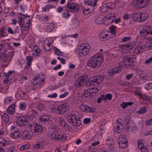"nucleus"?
Listing matches in <instances>:
<instances>
[{
	"mask_svg": "<svg viewBox=\"0 0 152 152\" xmlns=\"http://www.w3.org/2000/svg\"><path fill=\"white\" fill-rule=\"evenodd\" d=\"M18 18L19 19L18 22H19V23L21 30H22V28L23 27L24 24V19L21 17L20 15L19 16Z\"/></svg>",
	"mask_w": 152,
	"mask_h": 152,
	"instance_id": "nucleus-36",
	"label": "nucleus"
},
{
	"mask_svg": "<svg viewBox=\"0 0 152 152\" xmlns=\"http://www.w3.org/2000/svg\"><path fill=\"white\" fill-rule=\"evenodd\" d=\"M132 18L135 21L140 22V21L139 18H140V14H134L132 15Z\"/></svg>",
	"mask_w": 152,
	"mask_h": 152,
	"instance_id": "nucleus-39",
	"label": "nucleus"
},
{
	"mask_svg": "<svg viewBox=\"0 0 152 152\" xmlns=\"http://www.w3.org/2000/svg\"><path fill=\"white\" fill-rule=\"evenodd\" d=\"M90 89L92 94L91 96L93 97L96 95L97 91H99V88L96 87L90 88Z\"/></svg>",
	"mask_w": 152,
	"mask_h": 152,
	"instance_id": "nucleus-40",
	"label": "nucleus"
},
{
	"mask_svg": "<svg viewBox=\"0 0 152 152\" xmlns=\"http://www.w3.org/2000/svg\"><path fill=\"white\" fill-rule=\"evenodd\" d=\"M107 34H105V32H102L100 33L99 35V38L101 40L103 41L108 40L111 38V37H110Z\"/></svg>",
	"mask_w": 152,
	"mask_h": 152,
	"instance_id": "nucleus-19",
	"label": "nucleus"
},
{
	"mask_svg": "<svg viewBox=\"0 0 152 152\" xmlns=\"http://www.w3.org/2000/svg\"><path fill=\"white\" fill-rule=\"evenodd\" d=\"M90 9L88 8L87 9L83 8V10L82 13L85 15H89L91 12V11H90Z\"/></svg>",
	"mask_w": 152,
	"mask_h": 152,
	"instance_id": "nucleus-46",
	"label": "nucleus"
},
{
	"mask_svg": "<svg viewBox=\"0 0 152 152\" xmlns=\"http://www.w3.org/2000/svg\"><path fill=\"white\" fill-rule=\"evenodd\" d=\"M60 125L66 130H67L69 129L70 126L69 125L64 121L63 118L60 117L58 121Z\"/></svg>",
	"mask_w": 152,
	"mask_h": 152,
	"instance_id": "nucleus-17",
	"label": "nucleus"
},
{
	"mask_svg": "<svg viewBox=\"0 0 152 152\" xmlns=\"http://www.w3.org/2000/svg\"><path fill=\"white\" fill-rule=\"evenodd\" d=\"M39 120L41 123L46 124L49 126V128H52V127L54 128L53 125L54 123L52 118L48 115L45 114L41 115L39 119Z\"/></svg>",
	"mask_w": 152,
	"mask_h": 152,
	"instance_id": "nucleus-4",
	"label": "nucleus"
},
{
	"mask_svg": "<svg viewBox=\"0 0 152 152\" xmlns=\"http://www.w3.org/2000/svg\"><path fill=\"white\" fill-rule=\"evenodd\" d=\"M36 108L38 110L42 111L45 110V105L42 103H39L37 104Z\"/></svg>",
	"mask_w": 152,
	"mask_h": 152,
	"instance_id": "nucleus-30",
	"label": "nucleus"
},
{
	"mask_svg": "<svg viewBox=\"0 0 152 152\" xmlns=\"http://www.w3.org/2000/svg\"><path fill=\"white\" fill-rule=\"evenodd\" d=\"M91 120V118H85L84 119L83 122L84 124H87L90 123Z\"/></svg>",
	"mask_w": 152,
	"mask_h": 152,
	"instance_id": "nucleus-61",
	"label": "nucleus"
},
{
	"mask_svg": "<svg viewBox=\"0 0 152 152\" xmlns=\"http://www.w3.org/2000/svg\"><path fill=\"white\" fill-rule=\"evenodd\" d=\"M139 149L142 152H146L148 151V148L144 145H139L138 147Z\"/></svg>",
	"mask_w": 152,
	"mask_h": 152,
	"instance_id": "nucleus-42",
	"label": "nucleus"
},
{
	"mask_svg": "<svg viewBox=\"0 0 152 152\" xmlns=\"http://www.w3.org/2000/svg\"><path fill=\"white\" fill-rule=\"evenodd\" d=\"M152 63V57H151L148 59H146L144 62V64L146 66H149Z\"/></svg>",
	"mask_w": 152,
	"mask_h": 152,
	"instance_id": "nucleus-43",
	"label": "nucleus"
},
{
	"mask_svg": "<svg viewBox=\"0 0 152 152\" xmlns=\"http://www.w3.org/2000/svg\"><path fill=\"white\" fill-rule=\"evenodd\" d=\"M126 104V102H123L122 104H120V106L123 109H125L128 106Z\"/></svg>",
	"mask_w": 152,
	"mask_h": 152,
	"instance_id": "nucleus-63",
	"label": "nucleus"
},
{
	"mask_svg": "<svg viewBox=\"0 0 152 152\" xmlns=\"http://www.w3.org/2000/svg\"><path fill=\"white\" fill-rule=\"evenodd\" d=\"M66 7L68 10H67V11L71 12L73 13L77 12L79 10L78 4L74 2H72V1L67 2Z\"/></svg>",
	"mask_w": 152,
	"mask_h": 152,
	"instance_id": "nucleus-7",
	"label": "nucleus"
},
{
	"mask_svg": "<svg viewBox=\"0 0 152 152\" xmlns=\"http://www.w3.org/2000/svg\"><path fill=\"white\" fill-rule=\"evenodd\" d=\"M30 20H29L28 21V22H27L26 23V24H28V26H23V28H22V29H23V30L24 31H29V26H30V25H29L30 23Z\"/></svg>",
	"mask_w": 152,
	"mask_h": 152,
	"instance_id": "nucleus-52",
	"label": "nucleus"
},
{
	"mask_svg": "<svg viewBox=\"0 0 152 152\" xmlns=\"http://www.w3.org/2000/svg\"><path fill=\"white\" fill-rule=\"evenodd\" d=\"M151 27L149 26L143 27L140 30V34L136 38L137 41L139 42L138 40L140 37H143L146 38L148 35L152 34V30H151Z\"/></svg>",
	"mask_w": 152,
	"mask_h": 152,
	"instance_id": "nucleus-6",
	"label": "nucleus"
},
{
	"mask_svg": "<svg viewBox=\"0 0 152 152\" xmlns=\"http://www.w3.org/2000/svg\"><path fill=\"white\" fill-rule=\"evenodd\" d=\"M75 78L77 79L75 82L76 86L77 87H81L83 85V83L85 81L88 82L87 83L90 85H94L95 84H99L104 79V77L102 75H98L93 76L88 79V76L85 75H82L80 73H76L75 75Z\"/></svg>",
	"mask_w": 152,
	"mask_h": 152,
	"instance_id": "nucleus-1",
	"label": "nucleus"
},
{
	"mask_svg": "<svg viewBox=\"0 0 152 152\" xmlns=\"http://www.w3.org/2000/svg\"><path fill=\"white\" fill-rule=\"evenodd\" d=\"M104 62V57L102 53L94 55L91 57L87 63L88 66L95 69L101 66Z\"/></svg>",
	"mask_w": 152,
	"mask_h": 152,
	"instance_id": "nucleus-2",
	"label": "nucleus"
},
{
	"mask_svg": "<svg viewBox=\"0 0 152 152\" xmlns=\"http://www.w3.org/2000/svg\"><path fill=\"white\" fill-rule=\"evenodd\" d=\"M55 53L58 56H61L63 55V53H62L59 49L55 47L54 48Z\"/></svg>",
	"mask_w": 152,
	"mask_h": 152,
	"instance_id": "nucleus-49",
	"label": "nucleus"
},
{
	"mask_svg": "<svg viewBox=\"0 0 152 152\" xmlns=\"http://www.w3.org/2000/svg\"><path fill=\"white\" fill-rule=\"evenodd\" d=\"M146 111V107H142L138 111H137L136 113L139 114H142L145 113Z\"/></svg>",
	"mask_w": 152,
	"mask_h": 152,
	"instance_id": "nucleus-45",
	"label": "nucleus"
},
{
	"mask_svg": "<svg viewBox=\"0 0 152 152\" xmlns=\"http://www.w3.org/2000/svg\"><path fill=\"white\" fill-rule=\"evenodd\" d=\"M19 108L22 110H24L26 109V104L25 103L21 102L20 103Z\"/></svg>",
	"mask_w": 152,
	"mask_h": 152,
	"instance_id": "nucleus-51",
	"label": "nucleus"
},
{
	"mask_svg": "<svg viewBox=\"0 0 152 152\" xmlns=\"http://www.w3.org/2000/svg\"><path fill=\"white\" fill-rule=\"evenodd\" d=\"M2 120L6 124L10 121V118L7 114L4 113L1 116Z\"/></svg>",
	"mask_w": 152,
	"mask_h": 152,
	"instance_id": "nucleus-29",
	"label": "nucleus"
},
{
	"mask_svg": "<svg viewBox=\"0 0 152 152\" xmlns=\"http://www.w3.org/2000/svg\"><path fill=\"white\" fill-rule=\"evenodd\" d=\"M47 27L46 29V31L48 32H52L54 28V26L53 24H52L51 26H47Z\"/></svg>",
	"mask_w": 152,
	"mask_h": 152,
	"instance_id": "nucleus-44",
	"label": "nucleus"
},
{
	"mask_svg": "<svg viewBox=\"0 0 152 152\" xmlns=\"http://www.w3.org/2000/svg\"><path fill=\"white\" fill-rule=\"evenodd\" d=\"M69 12L67 11V12H64L62 14V17L66 19L68 18L70 16V14L68 12Z\"/></svg>",
	"mask_w": 152,
	"mask_h": 152,
	"instance_id": "nucleus-54",
	"label": "nucleus"
},
{
	"mask_svg": "<svg viewBox=\"0 0 152 152\" xmlns=\"http://www.w3.org/2000/svg\"><path fill=\"white\" fill-rule=\"evenodd\" d=\"M29 115L28 116V117L29 119L31 120L33 119L38 114V113L34 109H31L29 112Z\"/></svg>",
	"mask_w": 152,
	"mask_h": 152,
	"instance_id": "nucleus-21",
	"label": "nucleus"
},
{
	"mask_svg": "<svg viewBox=\"0 0 152 152\" xmlns=\"http://www.w3.org/2000/svg\"><path fill=\"white\" fill-rule=\"evenodd\" d=\"M57 110L58 114L61 115L64 114L69 109L68 104L66 103L61 104L57 106Z\"/></svg>",
	"mask_w": 152,
	"mask_h": 152,
	"instance_id": "nucleus-10",
	"label": "nucleus"
},
{
	"mask_svg": "<svg viewBox=\"0 0 152 152\" xmlns=\"http://www.w3.org/2000/svg\"><path fill=\"white\" fill-rule=\"evenodd\" d=\"M104 20L103 18H96V24H100L102 23V20Z\"/></svg>",
	"mask_w": 152,
	"mask_h": 152,
	"instance_id": "nucleus-57",
	"label": "nucleus"
},
{
	"mask_svg": "<svg viewBox=\"0 0 152 152\" xmlns=\"http://www.w3.org/2000/svg\"><path fill=\"white\" fill-rule=\"evenodd\" d=\"M119 139L118 143L119 148L123 149L127 147L128 142L126 137L124 135H122L119 136Z\"/></svg>",
	"mask_w": 152,
	"mask_h": 152,
	"instance_id": "nucleus-9",
	"label": "nucleus"
},
{
	"mask_svg": "<svg viewBox=\"0 0 152 152\" xmlns=\"http://www.w3.org/2000/svg\"><path fill=\"white\" fill-rule=\"evenodd\" d=\"M29 126L32 130H34V132L36 133H40L42 130V126L37 123L30 124Z\"/></svg>",
	"mask_w": 152,
	"mask_h": 152,
	"instance_id": "nucleus-11",
	"label": "nucleus"
},
{
	"mask_svg": "<svg viewBox=\"0 0 152 152\" xmlns=\"http://www.w3.org/2000/svg\"><path fill=\"white\" fill-rule=\"evenodd\" d=\"M149 0H133V3L135 7L138 9L143 8L148 4Z\"/></svg>",
	"mask_w": 152,
	"mask_h": 152,
	"instance_id": "nucleus-8",
	"label": "nucleus"
},
{
	"mask_svg": "<svg viewBox=\"0 0 152 152\" xmlns=\"http://www.w3.org/2000/svg\"><path fill=\"white\" fill-rule=\"evenodd\" d=\"M100 10L102 12L105 13L108 10V9H107L106 7H104V5L103 7L100 8Z\"/></svg>",
	"mask_w": 152,
	"mask_h": 152,
	"instance_id": "nucleus-64",
	"label": "nucleus"
},
{
	"mask_svg": "<svg viewBox=\"0 0 152 152\" xmlns=\"http://www.w3.org/2000/svg\"><path fill=\"white\" fill-rule=\"evenodd\" d=\"M122 66L119 65L111 69L108 72L110 76H113L119 73L122 71Z\"/></svg>",
	"mask_w": 152,
	"mask_h": 152,
	"instance_id": "nucleus-14",
	"label": "nucleus"
},
{
	"mask_svg": "<svg viewBox=\"0 0 152 152\" xmlns=\"http://www.w3.org/2000/svg\"><path fill=\"white\" fill-rule=\"evenodd\" d=\"M133 59V56L132 55H127L125 56L124 57L123 61L121 63L122 64L121 66H122L123 68H127V67H125V65H126L125 64H129V63L130 62V61H131L132 59Z\"/></svg>",
	"mask_w": 152,
	"mask_h": 152,
	"instance_id": "nucleus-15",
	"label": "nucleus"
},
{
	"mask_svg": "<svg viewBox=\"0 0 152 152\" xmlns=\"http://www.w3.org/2000/svg\"><path fill=\"white\" fill-rule=\"evenodd\" d=\"M69 92L68 91L65 92L63 94H61L59 96V97L60 98H64L68 94Z\"/></svg>",
	"mask_w": 152,
	"mask_h": 152,
	"instance_id": "nucleus-60",
	"label": "nucleus"
},
{
	"mask_svg": "<svg viewBox=\"0 0 152 152\" xmlns=\"http://www.w3.org/2000/svg\"><path fill=\"white\" fill-rule=\"evenodd\" d=\"M20 134H21V132H19V129H16L14 132H11L10 133V135L13 138L17 139L18 138L20 137Z\"/></svg>",
	"mask_w": 152,
	"mask_h": 152,
	"instance_id": "nucleus-22",
	"label": "nucleus"
},
{
	"mask_svg": "<svg viewBox=\"0 0 152 152\" xmlns=\"http://www.w3.org/2000/svg\"><path fill=\"white\" fill-rule=\"evenodd\" d=\"M122 120L121 118H117L115 122V124L114 126V127H116L117 129H119L120 126L122 125L121 121Z\"/></svg>",
	"mask_w": 152,
	"mask_h": 152,
	"instance_id": "nucleus-35",
	"label": "nucleus"
},
{
	"mask_svg": "<svg viewBox=\"0 0 152 152\" xmlns=\"http://www.w3.org/2000/svg\"><path fill=\"white\" fill-rule=\"evenodd\" d=\"M102 96L103 97V100L104 101H106L107 100H110L113 97L112 95L110 94H107L105 95L102 94Z\"/></svg>",
	"mask_w": 152,
	"mask_h": 152,
	"instance_id": "nucleus-32",
	"label": "nucleus"
},
{
	"mask_svg": "<svg viewBox=\"0 0 152 152\" xmlns=\"http://www.w3.org/2000/svg\"><path fill=\"white\" fill-rule=\"evenodd\" d=\"M33 133L31 131H28L24 130L23 131H21L20 134V137L22 139L28 140L30 139Z\"/></svg>",
	"mask_w": 152,
	"mask_h": 152,
	"instance_id": "nucleus-13",
	"label": "nucleus"
},
{
	"mask_svg": "<svg viewBox=\"0 0 152 152\" xmlns=\"http://www.w3.org/2000/svg\"><path fill=\"white\" fill-rule=\"evenodd\" d=\"M14 52L15 51H11L6 55L5 58L6 61H9L11 60V58L14 55Z\"/></svg>",
	"mask_w": 152,
	"mask_h": 152,
	"instance_id": "nucleus-34",
	"label": "nucleus"
},
{
	"mask_svg": "<svg viewBox=\"0 0 152 152\" xmlns=\"http://www.w3.org/2000/svg\"><path fill=\"white\" fill-rule=\"evenodd\" d=\"M107 145L112 148L114 146V140L111 137H108L106 139Z\"/></svg>",
	"mask_w": 152,
	"mask_h": 152,
	"instance_id": "nucleus-23",
	"label": "nucleus"
},
{
	"mask_svg": "<svg viewBox=\"0 0 152 152\" xmlns=\"http://www.w3.org/2000/svg\"><path fill=\"white\" fill-rule=\"evenodd\" d=\"M15 106H16V105L14 104H12L11 105H10L6 110L7 112L9 114H13L15 110Z\"/></svg>",
	"mask_w": 152,
	"mask_h": 152,
	"instance_id": "nucleus-20",
	"label": "nucleus"
},
{
	"mask_svg": "<svg viewBox=\"0 0 152 152\" xmlns=\"http://www.w3.org/2000/svg\"><path fill=\"white\" fill-rule=\"evenodd\" d=\"M121 48L123 50H131L133 48V46L131 44H128L127 45H123L121 46Z\"/></svg>",
	"mask_w": 152,
	"mask_h": 152,
	"instance_id": "nucleus-26",
	"label": "nucleus"
},
{
	"mask_svg": "<svg viewBox=\"0 0 152 152\" xmlns=\"http://www.w3.org/2000/svg\"><path fill=\"white\" fill-rule=\"evenodd\" d=\"M7 32L6 31V29L4 27L2 28L0 30V37H1L2 36L3 37H5L7 35H6V34Z\"/></svg>",
	"mask_w": 152,
	"mask_h": 152,
	"instance_id": "nucleus-41",
	"label": "nucleus"
},
{
	"mask_svg": "<svg viewBox=\"0 0 152 152\" xmlns=\"http://www.w3.org/2000/svg\"><path fill=\"white\" fill-rule=\"evenodd\" d=\"M33 50L37 53V55L36 56H40L41 50L40 48L37 46L35 45L33 47Z\"/></svg>",
	"mask_w": 152,
	"mask_h": 152,
	"instance_id": "nucleus-33",
	"label": "nucleus"
},
{
	"mask_svg": "<svg viewBox=\"0 0 152 152\" xmlns=\"http://www.w3.org/2000/svg\"><path fill=\"white\" fill-rule=\"evenodd\" d=\"M78 52L80 56L83 57L88 53L89 50H87L85 49H83V47L80 46L78 49Z\"/></svg>",
	"mask_w": 152,
	"mask_h": 152,
	"instance_id": "nucleus-18",
	"label": "nucleus"
},
{
	"mask_svg": "<svg viewBox=\"0 0 152 152\" xmlns=\"http://www.w3.org/2000/svg\"><path fill=\"white\" fill-rule=\"evenodd\" d=\"M26 59L28 61L27 63V65H28L29 66H31L33 59L32 57L31 56H28L26 57Z\"/></svg>",
	"mask_w": 152,
	"mask_h": 152,
	"instance_id": "nucleus-48",
	"label": "nucleus"
},
{
	"mask_svg": "<svg viewBox=\"0 0 152 152\" xmlns=\"http://www.w3.org/2000/svg\"><path fill=\"white\" fill-rule=\"evenodd\" d=\"M110 33L113 34V37H115L116 34V26L114 25H111L109 28Z\"/></svg>",
	"mask_w": 152,
	"mask_h": 152,
	"instance_id": "nucleus-31",
	"label": "nucleus"
},
{
	"mask_svg": "<svg viewBox=\"0 0 152 152\" xmlns=\"http://www.w3.org/2000/svg\"><path fill=\"white\" fill-rule=\"evenodd\" d=\"M30 147V145L28 144H26L22 145L20 148V150L23 151L26 150Z\"/></svg>",
	"mask_w": 152,
	"mask_h": 152,
	"instance_id": "nucleus-50",
	"label": "nucleus"
},
{
	"mask_svg": "<svg viewBox=\"0 0 152 152\" xmlns=\"http://www.w3.org/2000/svg\"><path fill=\"white\" fill-rule=\"evenodd\" d=\"M29 119L28 116L27 115H24L22 116H18L17 121L18 123H20L19 125L20 126H26Z\"/></svg>",
	"mask_w": 152,
	"mask_h": 152,
	"instance_id": "nucleus-12",
	"label": "nucleus"
},
{
	"mask_svg": "<svg viewBox=\"0 0 152 152\" xmlns=\"http://www.w3.org/2000/svg\"><path fill=\"white\" fill-rule=\"evenodd\" d=\"M152 83H149L145 85V88L147 90H149L150 89H151L152 88Z\"/></svg>",
	"mask_w": 152,
	"mask_h": 152,
	"instance_id": "nucleus-56",
	"label": "nucleus"
},
{
	"mask_svg": "<svg viewBox=\"0 0 152 152\" xmlns=\"http://www.w3.org/2000/svg\"><path fill=\"white\" fill-rule=\"evenodd\" d=\"M148 17V15L145 12H141L140 14V21L143 22L146 20Z\"/></svg>",
	"mask_w": 152,
	"mask_h": 152,
	"instance_id": "nucleus-25",
	"label": "nucleus"
},
{
	"mask_svg": "<svg viewBox=\"0 0 152 152\" xmlns=\"http://www.w3.org/2000/svg\"><path fill=\"white\" fill-rule=\"evenodd\" d=\"M6 55L4 52H1L0 53V61L3 60L4 62H6Z\"/></svg>",
	"mask_w": 152,
	"mask_h": 152,
	"instance_id": "nucleus-47",
	"label": "nucleus"
},
{
	"mask_svg": "<svg viewBox=\"0 0 152 152\" xmlns=\"http://www.w3.org/2000/svg\"><path fill=\"white\" fill-rule=\"evenodd\" d=\"M7 144V141L5 139L2 140L1 142H0V145L2 144V145L1 146L2 147V146H5Z\"/></svg>",
	"mask_w": 152,
	"mask_h": 152,
	"instance_id": "nucleus-58",
	"label": "nucleus"
},
{
	"mask_svg": "<svg viewBox=\"0 0 152 152\" xmlns=\"http://www.w3.org/2000/svg\"><path fill=\"white\" fill-rule=\"evenodd\" d=\"M134 58H133V59H132V60L130 61V62L129 64H125L126 65H125V67L128 68H132L134 66H135L137 64V62L136 61V60L135 59L134 60Z\"/></svg>",
	"mask_w": 152,
	"mask_h": 152,
	"instance_id": "nucleus-28",
	"label": "nucleus"
},
{
	"mask_svg": "<svg viewBox=\"0 0 152 152\" xmlns=\"http://www.w3.org/2000/svg\"><path fill=\"white\" fill-rule=\"evenodd\" d=\"M84 3L87 5L90 6L91 5L93 6V5L92 4V1H91L89 0H86V1H84Z\"/></svg>",
	"mask_w": 152,
	"mask_h": 152,
	"instance_id": "nucleus-62",
	"label": "nucleus"
},
{
	"mask_svg": "<svg viewBox=\"0 0 152 152\" xmlns=\"http://www.w3.org/2000/svg\"><path fill=\"white\" fill-rule=\"evenodd\" d=\"M136 94L142 100L147 102L148 103L151 102V98L150 96H147L144 94H141L138 92H137Z\"/></svg>",
	"mask_w": 152,
	"mask_h": 152,
	"instance_id": "nucleus-16",
	"label": "nucleus"
},
{
	"mask_svg": "<svg viewBox=\"0 0 152 152\" xmlns=\"http://www.w3.org/2000/svg\"><path fill=\"white\" fill-rule=\"evenodd\" d=\"M18 94L19 95L20 97L21 98L26 97L27 96L26 93L22 91H21L20 92L19 91L18 92Z\"/></svg>",
	"mask_w": 152,
	"mask_h": 152,
	"instance_id": "nucleus-55",
	"label": "nucleus"
},
{
	"mask_svg": "<svg viewBox=\"0 0 152 152\" xmlns=\"http://www.w3.org/2000/svg\"><path fill=\"white\" fill-rule=\"evenodd\" d=\"M50 137L53 139L64 142L66 140L67 136L66 134L62 132L54 131L51 134Z\"/></svg>",
	"mask_w": 152,
	"mask_h": 152,
	"instance_id": "nucleus-5",
	"label": "nucleus"
},
{
	"mask_svg": "<svg viewBox=\"0 0 152 152\" xmlns=\"http://www.w3.org/2000/svg\"><path fill=\"white\" fill-rule=\"evenodd\" d=\"M112 5H114L113 4H112L111 3H107L104 5V7H106L107 9H111L113 7L112 6Z\"/></svg>",
	"mask_w": 152,
	"mask_h": 152,
	"instance_id": "nucleus-53",
	"label": "nucleus"
},
{
	"mask_svg": "<svg viewBox=\"0 0 152 152\" xmlns=\"http://www.w3.org/2000/svg\"><path fill=\"white\" fill-rule=\"evenodd\" d=\"M84 109L85 112L88 113H94L96 111L95 108L94 107L88 106L87 105L84 106Z\"/></svg>",
	"mask_w": 152,
	"mask_h": 152,
	"instance_id": "nucleus-24",
	"label": "nucleus"
},
{
	"mask_svg": "<svg viewBox=\"0 0 152 152\" xmlns=\"http://www.w3.org/2000/svg\"><path fill=\"white\" fill-rule=\"evenodd\" d=\"M138 48L139 49V50L140 53L146 47V45H140L138 46Z\"/></svg>",
	"mask_w": 152,
	"mask_h": 152,
	"instance_id": "nucleus-59",
	"label": "nucleus"
},
{
	"mask_svg": "<svg viewBox=\"0 0 152 152\" xmlns=\"http://www.w3.org/2000/svg\"><path fill=\"white\" fill-rule=\"evenodd\" d=\"M15 148L14 146H7L6 148H5V152H13L15 151Z\"/></svg>",
	"mask_w": 152,
	"mask_h": 152,
	"instance_id": "nucleus-38",
	"label": "nucleus"
},
{
	"mask_svg": "<svg viewBox=\"0 0 152 152\" xmlns=\"http://www.w3.org/2000/svg\"><path fill=\"white\" fill-rule=\"evenodd\" d=\"M83 94L84 95H85V97L89 98H91L93 97L92 96H91L92 94L90 88L87 90H84Z\"/></svg>",
	"mask_w": 152,
	"mask_h": 152,
	"instance_id": "nucleus-37",
	"label": "nucleus"
},
{
	"mask_svg": "<svg viewBox=\"0 0 152 152\" xmlns=\"http://www.w3.org/2000/svg\"><path fill=\"white\" fill-rule=\"evenodd\" d=\"M45 143L43 142H39L35 144L34 146V148L37 150L38 148L42 149L45 145Z\"/></svg>",
	"mask_w": 152,
	"mask_h": 152,
	"instance_id": "nucleus-27",
	"label": "nucleus"
},
{
	"mask_svg": "<svg viewBox=\"0 0 152 152\" xmlns=\"http://www.w3.org/2000/svg\"><path fill=\"white\" fill-rule=\"evenodd\" d=\"M66 119L69 123H72L74 126L77 127L81 124V121L78 117L77 118L76 115L71 114L66 116Z\"/></svg>",
	"mask_w": 152,
	"mask_h": 152,
	"instance_id": "nucleus-3",
	"label": "nucleus"
}]
</instances>
